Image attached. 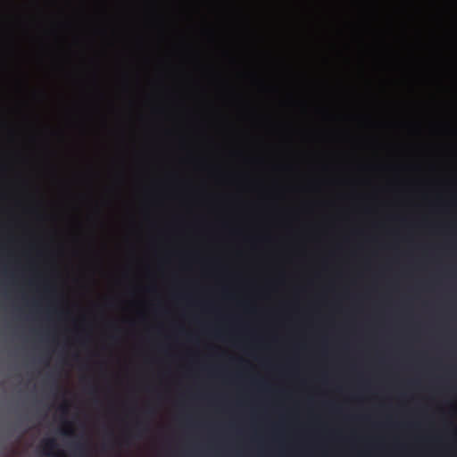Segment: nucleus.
<instances>
[{
    "label": "nucleus",
    "instance_id": "f257e3e1",
    "mask_svg": "<svg viewBox=\"0 0 457 457\" xmlns=\"http://www.w3.org/2000/svg\"><path fill=\"white\" fill-rule=\"evenodd\" d=\"M58 445L54 438L45 439L42 443L43 454L46 456H54Z\"/></svg>",
    "mask_w": 457,
    "mask_h": 457
},
{
    "label": "nucleus",
    "instance_id": "f03ea898",
    "mask_svg": "<svg viewBox=\"0 0 457 457\" xmlns=\"http://www.w3.org/2000/svg\"><path fill=\"white\" fill-rule=\"evenodd\" d=\"M75 452L79 457H87V449L85 445L77 443L74 445Z\"/></svg>",
    "mask_w": 457,
    "mask_h": 457
},
{
    "label": "nucleus",
    "instance_id": "7ed1b4c3",
    "mask_svg": "<svg viewBox=\"0 0 457 457\" xmlns=\"http://www.w3.org/2000/svg\"><path fill=\"white\" fill-rule=\"evenodd\" d=\"M61 411H62V412H63L64 414H66V413H67V411H68L67 405H66V404L62 405V406H61Z\"/></svg>",
    "mask_w": 457,
    "mask_h": 457
},
{
    "label": "nucleus",
    "instance_id": "20e7f679",
    "mask_svg": "<svg viewBox=\"0 0 457 457\" xmlns=\"http://www.w3.org/2000/svg\"><path fill=\"white\" fill-rule=\"evenodd\" d=\"M57 457H64V454L62 452H58V453L56 454Z\"/></svg>",
    "mask_w": 457,
    "mask_h": 457
},
{
    "label": "nucleus",
    "instance_id": "39448f33",
    "mask_svg": "<svg viewBox=\"0 0 457 457\" xmlns=\"http://www.w3.org/2000/svg\"><path fill=\"white\" fill-rule=\"evenodd\" d=\"M140 425H141V423H140V422H137V428H139V427H140Z\"/></svg>",
    "mask_w": 457,
    "mask_h": 457
}]
</instances>
